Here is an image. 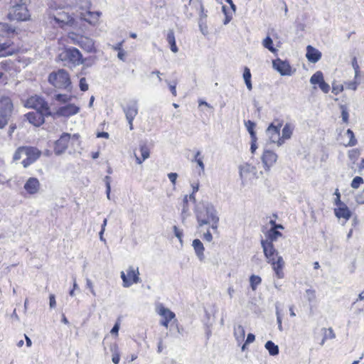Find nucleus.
I'll return each mask as SVG.
<instances>
[{
    "label": "nucleus",
    "instance_id": "9d476101",
    "mask_svg": "<svg viewBox=\"0 0 364 364\" xmlns=\"http://www.w3.org/2000/svg\"><path fill=\"white\" fill-rule=\"evenodd\" d=\"M139 267L130 266L126 270V272H121V278L123 282L124 287H129L134 284L140 282Z\"/></svg>",
    "mask_w": 364,
    "mask_h": 364
},
{
    "label": "nucleus",
    "instance_id": "ea45409f",
    "mask_svg": "<svg viewBox=\"0 0 364 364\" xmlns=\"http://www.w3.org/2000/svg\"><path fill=\"white\" fill-rule=\"evenodd\" d=\"M251 168V165L248 164H245L240 166V175L242 180H244L247 178V174L250 172Z\"/></svg>",
    "mask_w": 364,
    "mask_h": 364
},
{
    "label": "nucleus",
    "instance_id": "7c9ffc66",
    "mask_svg": "<svg viewBox=\"0 0 364 364\" xmlns=\"http://www.w3.org/2000/svg\"><path fill=\"white\" fill-rule=\"evenodd\" d=\"M166 41L170 46V49L173 53H177L178 48L176 43V38L173 30H169L166 36Z\"/></svg>",
    "mask_w": 364,
    "mask_h": 364
},
{
    "label": "nucleus",
    "instance_id": "58836bf2",
    "mask_svg": "<svg viewBox=\"0 0 364 364\" xmlns=\"http://www.w3.org/2000/svg\"><path fill=\"white\" fill-rule=\"evenodd\" d=\"M234 334L237 341H243L245 336V331L242 326L239 325L235 328Z\"/></svg>",
    "mask_w": 364,
    "mask_h": 364
},
{
    "label": "nucleus",
    "instance_id": "c756f323",
    "mask_svg": "<svg viewBox=\"0 0 364 364\" xmlns=\"http://www.w3.org/2000/svg\"><path fill=\"white\" fill-rule=\"evenodd\" d=\"M109 349L112 354V361L114 364H119L121 356L119 345L116 342L111 343L109 346Z\"/></svg>",
    "mask_w": 364,
    "mask_h": 364
},
{
    "label": "nucleus",
    "instance_id": "79ce46f5",
    "mask_svg": "<svg viewBox=\"0 0 364 364\" xmlns=\"http://www.w3.org/2000/svg\"><path fill=\"white\" fill-rule=\"evenodd\" d=\"M262 279L257 275H252L250 277V287L252 290H256L257 286L261 283Z\"/></svg>",
    "mask_w": 364,
    "mask_h": 364
},
{
    "label": "nucleus",
    "instance_id": "473e14b6",
    "mask_svg": "<svg viewBox=\"0 0 364 364\" xmlns=\"http://www.w3.org/2000/svg\"><path fill=\"white\" fill-rule=\"evenodd\" d=\"M251 77H252V75H251L250 68L247 67H245L244 71H243V78H244L245 85L247 86V88L250 91L252 90V89Z\"/></svg>",
    "mask_w": 364,
    "mask_h": 364
},
{
    "label": "nucleus",
    "instance_id": "5701e85b",
    "mask_svg": "<svg viewBox=\"0 0 364 364\" xmlns=\"http://www.w3.org/2000/svg\"><path fill=\"white\" fill-rule=\"evenodd\" d=\"M23 188L29 195H35L39 192L41 183L37 178L30 177L25 183Z\"/></svg>",
    "mask_w": 364,
    "mask_h": 364
},
{
    "label": "nucleus",
    "instance_id": "052dcab7",
    "mask_svg": "<svg viewBox=\"0 0 364 364\" xmlns=\"http://www.w3.org/2000/svg\"><path fill=\"white\" fill-rule=\"evenodd\" d=\"M257 138L251 139L250 150L252 154H254L257 149Z\"/></svg>",
    "mask_w": 364,
    "mask_h": 364
},
{
    "label": "nucleus",
    "instance_id": "37998d69",
    "mask_svg": "<svg viewBox=\"0 0 364 364\" xmlns=\"http://www.w3.org/2000/svg\"><path fill=\"white\" fill-rule=\"evenodd\" d=\"M11 114L0 112V129H4L8 124Z\"/></svg>",
    "mask_w": 364,
    "mask_h": 364
},
{
    "label": "nucleus",
    "instance_id": "774afa93",
    "mask_svg": "<svg viewBox=\"0 0 364 364\" xmlns=\"http://www.w3.org/2000/svg\"><path fill=\"white\" fill-rule=\"evenodd\" d=\"M343 90V87L342 85L333 87L332 92L335 95H338L340 92H341Z\"/></svg>",
    "mask_w": 364,
    "mask_h": 364
},
{
    "label": "nucleus",
    "instance_id": "393cba45",
    "mask_svg": "<svg viewBox=\"0 0 364 364\" xmlns=\"http://www.w3.org/2000/svg\"><path fill=\"white\" fill-rule=\"evenodd\" d=\"M14 63L11 60H5L0 63V81L4 85L8 82L6 73L10 72L13 68Z\"/></svg>",
    "mask_w": 364,
    "mask_h": 364
},
{
    "label": "nucleus",
    "instance_id": "6e6552de",
    "mask_svg": "<svg viewBox=\"0 0 364 364\" xmlns=\"http://www.w3.org/2000/svg\"><path fill=\"white\" fill-rule=\"evenodd\" d=\"M69 38L73 43L80 46L85 51L90 53H95L97 52L95 42L92 38L74 33L69 35Z\"/></svg>",
    "mask_w": 364,
    "mask_h": 364
},
{
    "label": "nucleus",
    "instance_id": "8fccbe9b",
    "mask_svg": "<svg viewBox=\"0 0 364 364\" xmlns=\"http://www.w3.org/2000/svg\"><path fill=\"white\" fill-rule=\"evenodd\" d=\"M336 337L333 330L331 328H324L323 342L327 339H333Z\"/></svg>",
    "mask_w": 364,
    "mask_h": 364
},
{
    "label": "nucleus",
    "instance_id": "e2e57ef3",
    "mask_svg": "<svg viewBox=\"0 0 364 364\" xmlns=\"http://www.w3.org/2000/svg\"><path fill=\"white\" fill-rule=\"evenodd\" d=\"M173 229L175 235L181 241L183 237V232L180 230L176 225L173 226Z\"/></svg>",
    "mask_w": 364,
    "mask_h": 364
},
{
    "label": "nucleus",
    "instance_id": "c85d7f7f",
    "mask_svg": "<svg viewBox=\"0 0 364 364\" xmlns=\"http://www.w3.org/2000/svg\"><path fill=\"white\" fill-rule=\"evenodd\" d=\"M139 151L141 154V157L138 156L136 153L134 155L136 157V163L141 164L143 161L149 157L150 149L146 144H140Z\"/></svg>",
    "mask_w": 364,
    "mask_h": 364
},
{
    "label": "nucleus",
    "instance_id": "f257e3e1",
    "mask_svg": "<svg viewBox=\"0 0 364 364\" xmlns=\"http://www.w3.org/2000/svg\"><path fill=\"white\" fill-rule=\"evenodd\" d=\"M46 21L53 28L68 30L77 27L78 16L69 5H50L47 10Z\"/></svg>",
    "mask_w": 364,
    "mask_h": 364
},
{
    "label": "nucleus",
    "instance_id": "f704fd0d",
    "mask_svg": "<svg viewBox=\"0 0 364 364\" xmlns=\"http://www.w3.org/2000/svg\"><path fill=\"white\" fill-rule=\"evenodd\" d=\"M245 127H246L247 132H249V134L250 135V138L251 139L257 138V134L255 132L256 124L251 120H247V121L245 122Z\"/></svg>",
    "mask_w": 364,
    "mask_h": 364
},
{
    "label": "nucleus",
    "instance_id": "a211bd4d",
    "mask_svg": "<svg viewBox=\"0 0 364 364\" xmlns=\"http://www.w3.org/2000/svg\"><path fill=\"white\" fill-rule=\"evenodd\" d=\"M71 139V135L68 133H63L60 138L55 141L54 144V151L59 155L68 149Z\"/></svg>",
    "mask_w": 364,
    "mask_h": 364
},
{
    "label": "nucleus",
    "instance_id": "e433bc0d",
    "mask_svg": "<svg viewBox=\"0 0 364 364\" xmlns=\"http://www.w3.org/2000/svg\"><path fill=\"white\" fill-rule=\"evenodd\" d=\"M265 348L271 355H277L279 354V347L272 341H268L265 343Z\"/></svg>",
    "mask_w": 364,
    "mask_h": 364
},
{
    "label": "nucleus",
    "instance_id": "338daca9",
    "mask_svg": "<svg viewBox=\"0 0 364 364\" xmlns=\"http://www.w3.org/2000/svg\"><path fill=\"white\" fill-rule=\"evenodd\" d=\"M203 239L208 242H211L213 240V235L211 232L209 230H208L206 232L203 234Z\"/></svg>",
    "mask_w": 364,
    "mask_h": 364
},
{
    "label": "nucleus",
    "instance_id": "9b49d317",
    "mask_svg": "<svg viewBox=\"0 0 364 364\" xmlns=\"http://www.w3.org/2000/svg\"><path fill=\"white\" fill-rule=\"evenodd\" d=\"M24 154L26 158L21 163L24 168H27L41 156V151L36 147L24 146Z\"/></svg>",
    "mask_w": 364,
    "mask_h": 364
},
{
    "label": "nucleus",
    "instance_id": "864d4df0",
    "mask_svg": "<svg viewBox=\"0 0 364 364\" xmlns=\"http://www.w3.org/2000/svg\"><path fill=\"white\" fill-rule=\"evenodd\" d=\"M274 219H271L269 220V224L271 225V228L277 227V228H279L281 230H283L284 229V226L281 224H277L276 223V218H277V214H273Z\"/></svg>",
    "mask_w": 364,
    "mask_h": 364
},
{
    "label": "nucleus",
    "instance_id": "4c0bfd02",
    "mask_svg": "<svg viewBox=\"0 0 364 364\" xmlns=\"http://www.w3.org/2000/svg\"><path fill=\"white\" fill-rule=\"evenodd\" d=\"M323 80H324L323 75L322 72H321V71L316 72L311 77V79H310V82L313 85H316V84L319 85Z\"/></svg>",
    "mask_w": 364,
    "mask_h": 364
},
{
    "label": "nucleus",
    "instance_id": "20e7f679",
    "mask_svg": "<svg viewBox=\"0 0 364 364\" xmlns=\"http://www.w3.org/2000/svg\"><path fill=\"white\" fill-rule=\"evenodd\" d=\"M29 1H15L10 0L9 9L7 17L9 20H16L18 21H25L30 18V13L27 7V3Z\"/></svg>",
    "mask_w": 364,
    "mask_h": 364
},
{
    "label": "nucleus",
    "instance_id": "bb28decb",
    "mask_svg": "<svg viewBox=\"0 0 364 364\" xmlns=\"http://www.w3.org/2000/svg\"><path fill=\"white\" fill-rule=\"evenodd\" d=\"M294 127L289 123H287L282 129V135L278 139L277 146H280L284 144L285 141L289 139L293 134Z\"/></svg>",
    "mask_w": 364,
    "mask_h": 364
},
{
    "label": "nucleus",
    "instance_id": "c03bdc74",
    "mask_svg": "<svg viewBox=\"0 0 364 364\" xmlns=\"http://www.w3.org/2000/svg\"><path fill=\"white\" fill-rule=\"evenodd\" d=\"M348 155L351 161H355L360 155V150L359 149H350L348 151Z\"/></svg>",
    "mask_w": 364,
    "mask_h": 364
},
{
    "label": "nucleus",
    "instance_id": "7ed1b4c3",
    "mask_svg": "<svg viewBox=\"0 0 364 364\" xmlns=\"http://www.w3.org/2000/svg\"><path fill=\"white\" fill-rule=\"evenodd\" d=\"M264 255L268 264H269L277 279L284 277L285 262L283 257L279 255L278 250L275 248L274 244L261 245Z\"/></svg>",
    "mask_w": 364,
    "mask_h": 364
},
{
    "label": "nucleus",
    "instance_id": "4be33fe9",
    "mask_svg": "<svg viewBox=\"0 0 364 364\" xmlns=\"http://www.w3.org/2000/svg\"><path fill=\"white\" fill-rule=\"evenodd\" d=\"M124 112L126 115V118L129 122V129L132 130L134 129L133 127V121L135 117L138 114V107L136 102H131L128 104L124 108Z\"/></svg>",
    "mask_w": 364,
    "mask_h": 364
},
{
    "label": "nucleus",
    "instance_id": "a19ab883",
    "mask_svg": "<svg viewBox=\"0 0 364 364\" xmlns=\"http://www.w3.org/2000/svg\"><path fill=\"white\" fill-rule=\"evenodd\" d=\"M262 45L264 48H267L272 53H277V50L273 46V41L269 36L266 37L262 42Z\"/></svg>",
    "mask_w": 364,
    "mask_h": 364
},
{
    "label": "nucleus",
    "instance_id": "b1692460",
    "mask_svg": "<svg viewBox=\"0 0 364 364\" xmlns=\"http://www.w3.org/2000/svg\"><path fill=\"white\" fill-rule=\"evenodd\" d=\"M336 205L337 208H334V214L336 218H343L346 221L351 218L352 213L346 203L343 202Z\"/></svg>",
    "mask_w": 364,
    "mask_h": 364
},
{
    "label": "nucleus",
    "instance_id": "09e8293b",
    "mask_svg": "<svg viewBox=\"0 0 364 364\" xmlns=\"http://www.w3.org/2000/svg\"><path fill=\"white\" fill-rule=\"evenodd\" d=\"M363 179L360 176H355L351 181L350 186L353 188H358L363 183Z\"/></svg>",
    "mask_w": 364,
    "mask_h": 364
},
{
    "label": "nucleus",
    "instance_id": "72a5a7b5",
    "mask_svg": "<svg viewBox=\"0 0 364 364\" xmlns=\"http://www.w3.org/2000/svg\"><path fill=\"white\" fill-rule=\"evenodd\" d=\"M193 247L195 250L196 255L199 257H203L205 248L203 243L199 239H195L193 241Z\"/></svg>",
    "mask_w": 364,
    "mask_h": 364
},
{
    "label": "nucleus",
    "instance_id": "4468645a",
    "mask_svg": "<svg viewBox=\"0 0 364 364\" xmlns=\"http://www.w3.org/2000/svg\"><path fill=\"white\" fill-rule=\"evenodd\" d=\"M283 126V121L275 119L267 127V132L269 135V139L272 143L277 145V141L280 136V130Z\"/></svg>",
    "mask_w": 364,
    "mask_h": 364
},
{
    "label": "nucleus",
    "instance_id": "1a4fd4ad",
    "mask_svg": "<svg viewBox=\"0 0 364 364\" xmlns=\"http://www.w3.org/2000/svg\"><path fill=\"white\" fill-rule=\"evenodd\" d=\"M196 218L199 227L204 225H210L213 230H217L219 218L214 213L210 212L208 208L199 210L197 213Z\"/></svg>",
    "mask_w": 364,
    "mask_h": 364
},
{
    "label": "nucleus",
    "instance_id": "69168bd1",
    "mask_svg": "<svg viewBox=\"0 0 364 364\" xmlns=\"http://www.w3.org/2000/svg\"><path fill=\"white\" fill-rule=\"evenodd\" d=\"M255 335L252 333H249L247 336L245 343L242 346V349L245 348V344L252 343L255 341Z\"/></svg>",
    "mask_w": 364,
    "mask_h": 364
},
{
    "label": "nucleus",
    "instance_id": "cd10ccee",
    "mask_svg": "<svg viewBox=\"0 0 364 364\" xmlns=\"http://www.w3.org/2000/svg\"><path fill=\"white\" fill-rule=\"evenodd\" d=\"M321 53L312 46H307L306 58L307 60L313 63L318 62L321 58Z\"/></svg>",
    "mask_w": 364,
    "mask_h": 364
},
{
    "label": "nucleus",
    "instance_id": "603ef678",
    "mask_svg": "<svg viewBox=\"0 0 364 364\" xmlns=\"http://www.w3.org/2000/svg\"><path fill=\"white\" fill-rule=\"evenodd\" d=\"M189 210L188 195L183 197L182 201V215H186Z\"/></svg>",
    "mask_w": 364,
    "mask_h": 364
},
{
    "label": "nucleus",
    "instance_id": "6ab92c4d",
    "mask_svg": "<svg viewBox=\"0 0 364 364\" xmlns=\"http://www.w3.org/2000/svg\"><path fill=\"white\" fill-rule=\"evenodd\" d=\"M102 13L100 11H91L90 10L85 12H80V18L88 23L91 26H97L100 23V18Z\"/></svg>",
    "mask_w": 364,
    "mask_h": 364
},
{
    "label": "nucleus",
    "instance_id": "39448f33",
    "mask_svg": "<svg viewBox=\"0 0 364 364\" xmlns=\"http://www.w3.org/2000/svg\"><path fill=\"white\" fill-rule=\"evenodd\" d=\"M48 80L57 90H64L71 88L72 82L70 74L64 69H58L50 73Z\"/></svg>",
    "mask_w": 364,
    "mask_h": 364
},
{
    "label": "nucleus",
    "instance_id": "0eeeda50",
    "mask_svg": "<svg viewBox=\"0 0 364 364\" xmlns=\"http://www.w3.org/2000/svg\"><path fill=\"white\" fill-rule=\"evenodd\" d=\"M25 106L28 108L43 112L45 115H53V112L48 102L43 97L38 95H31L28 97L25 102Z\"/></svg>",
    "mask_w": 364,
    "mask_h": 364
},
{
    "label": "nucleus",
    "instance_id": "423d86ee",
    "mask_svg": "<svg viewBox=\"0 0 364 364\" xmlns=\"http://www.w3.org/2000/svg\"><path fill=\"white\" fill-rule=\"evenodd\" d=\"M58 59L73 66L80 65L85 62L80 51L74 47L64 48L58 54Z\"/></svg>",
    "mask_w": 364,
    "mask_h": 364
},
{
    "label": "nucleus",
    "instance_id": "bf43d9fd",
    "mask_svg": "<svg viewBox=\"0 0 364 364\" xmlns=\"http://www.w3.org/2000/svg\"><path fill=\"white\" fill-rule=\"evenodd\" d=\"M319 86V88L324 92V93H328L330 90V86L328 83H326L324 80L321 82V83H320L318 85Z\"/></svg>",
    "mask_w": 364,
    "mask_h": 364
},
{
    "label": "nucleus",
    "instance_id": "a18cd8bd",
    "mask_svg": "<svg viewBox=\"0 0 364 364\" xmlns=\"http://www.w3.org/2000/svg\"><path fill=\"white\" fill-rule=\"evenodd\" d=\"M351 64L355 70V80H357L360 76V70L356 57L353 58Z\"/></svg>",
    "mask_w": 364,
    "mask_h": 364
},
{
    "label": "nucleus",
    "instance_id": "13d9d810",
    "mask_svg": "<svg viewBox=\"0 0 364 364\" xmlns=\"http://www.w3.org/2000/svg\"><path fill=\"white\" fill-rule=\"evenodd\" d=\"M306 295H307V297H308V300L309 301H311L313 300H314L316 299V291L314 290V289H307L306 291Z\"/></svg>",
    "mask_w": 364,
    "mask_h": 364
},
{
    "label": "nucleus",
    "instance_id": "f8f14e48",
    "mask_svg": "<svg viewBox=\"0 0 364 364\" xmlns=\"http://www.w3.org/2000/svg\"><path fill=\"white\" fill-rule=\"evenodd\" d=\"M80 112V107L75 104L69 103L66 105L61 106L58 109L53 112L52 117H70L77 114Z\"/></svg>",
    "mask_w": 364,
    "mask_h": 364
},
{
    "label": "nucleus",
    "instance_id": "49530a36",
    "mask_svg": "<svg viewBox=\"0 0 364 364\" xmlns=\"http://www.w3.org/2000/svg\"><path fill=\"white\" fill-rule=\"evenodd\" d=\"M72 97L65 94H57L55 99L60 103H67L71 100Z\"/></svg>",
    "mask_w": 364,
    "mask_h": 364
},
{
    "label": "nucleus",
    "instance_id": "680f3d73",
    "mask_svg": "<svg viewBox=\"0 0 364 364\" xmlns=\"http://www.w3.org/2000/svg\"><path fill=\"white\" fill-rule=\"evenodd\" d=\"M168 177L169 180L171 181V182L172 183L173 186H175L176 183V179L178 177L177 173H170L168 174Z\"/></svg>",
    "mask_w": 364,
    "mask_h": 364
},
{
    "label": "nucleus",
    "instance_id": "f3484780",
    "mask_svg": "<svg viewBox=\"0 0 364 364\" xmlns=\"http://www.w3.org/2000/svg\"><path fill=\"white\" fill-rule=\"evenodd\" d=\"M279 228H270L269 230H262L264 234L265 238L261 240V245H264L265 242L268 244H273L274 242L277 241L279 237H283V234L279 231Z\"/></svg>",
    "mask_w": 364,
    "mask_h": 364
},
{
    "label": "nucleus",
    "instance_id": "aec40b11",
    "mask_svg": "<svg viewBox=\"0 0 364 364\" xmlns=\"http://www.w3.org/2000/svg\"><path fill=\"white\" fill-rule=\"evenodd\" d=\"M26 119L35 127H40L45 122V117L49 116L45 115L43 112L36 110V112H29L25 115Z\"/></svg>",
    "mask_w": 364,
    "mask_h": 364
},
{
    "label": "nucleus",
    "instance_id": "f03ea898",
    "mask_svg": "<svg viewBox=\"0 0 364 364\" xmlns=\"http://www.w3.org/2000/svg\"><path fill=\"white\" fill-rule=\"evenodd\" d=\"M17 36L14 28L8 24L0 23V58L12 55L20 50V47L11 39Z\"/></svg>",
    "mask_w": 364,
    "mask_h": 364
},
{
    "label": "nucleus",
    "instance_id": "2f4dec72",
    "mask_svg": "<svg viewBox=\"0 0 364 364\" xmlns=\"http://www.w3.org/2000/svg\"><path fill=\"white\" fill-rule=\"evenodd\" d=\"M203 160V156L201 155L200 151H198L194 156V159L191 161L192 162H196L198 164L199 167V173H204L205 171V166Z\"/></svg>",
    "mask_w": 364,
    "mask_h": 364
},
{
    "label": "nucleus",
    "instance_id": "2eb2a0df",
    "mask_svg": "<svg viewBox=\"0 0 364 364\" xmlns=\"http://www.w3.org/2000/svg\"><path fill=\"white\" fill-rule=\"evenodd\" d=\"M156 312L162 317L161 325L166 328L168 327L170 321L176 316L175 314L172 311L165 307L162 304L157 305Z\"/></svg>",
    "mask_w": 364,
    "mask_h": 364
},
{
    "label": "nucleus",
    "instance_id": "a878e982",
    "mask_svg": "<svg viewBox=\"0 0 364 364\" xmlns=\"http://www.w3.org/2000/svg\"><path fill=\"white\" fill-rule=\"evenodd\" d=\"M14 105L11 97L8 95H2L0 97V112L12 114Z\"/></svg>",
    "mask_w": 364,
    "mask_h": 364
},
{
    "label": "nucleus",
    "instance_id": "4d7b16f0",
    "mask_svg": "<svg viewBox=\"0 0 364 364\" xmlns=\"http://www.w3.org/2000/svg\"><path fill=\"white\" fill-rule=\"evenodd\" d=\"M119 326H120V321H119V319H118V321L116 322V323L114 324V326H113V328L110 331V333L112 335H114L115 337L118 336V332H119Z\"/></svg>",
    "mask_w": 364,
    "mask_h": 364
},
{
    "label": "nucleus",
    "instance_id": "ddd939ff",
    "mask_svg": "<svg viewBox=\"0 0 364 364\" xmlns=\"http://www.w3.org/2000/svg\"><path fill=\"white\" fill-rule=\"evenodd\" d=\"M189 4L190 5L194 4L196 8V10L198 11L199 13L200 14V21H199L200 30L203 35H207L208 33V26L206 24V21H205L207 16L205 14H204V8L203 6L202 1L201 0H190Z\"/></svg>",
    "mask_w": 364,
    "mask_h": 364
},
{
    "label": "nucleus",
    "instance_id": "5fc2aeb1",
    "mask_svg": "<svg viewBox=\"0 0 364 364\" xmlns=\"http://www.w3.org/2000/svg\"><path fill=\"white\" fill-rule=\"evenodd\" d=\"M177 84H178V82L176 80H174L172 82L168 84L170 91L174 97H176L177 95V92H176Z\"/></svg>",
    "mask_w": 364,
    "mask_h": 364
},
{
    "label": "nucleus",
    "instance_id": "6e6d98bb",
    "mask_svg": "<svg viewBox=\"0 0 364 364\" xmlns=\"http://www.w3.org/2000/svg\"><path fill=\"white\" fill-rule=\"evenodd\" d=\"M80 88L82 91L85 92L88 90V85L86 82V79L85 77H82L80 80L79 83Z\"/></svg>",
    "mask_w": 364,
    "mask_h": 364
},
{
    "label": "nucleus",
    "instance_id": "dca6fc26",
    "mask_svg": "<svg viewBox=\"0 0 364 364\" xmlns=\"http://www.w3.org/2000/svg\"><path fill=\"white\" fill-rule=\"evenodd\" d=\"M277 154L272 150L264 149L261 156L263 167L266 171H269L277 162Z\"/></svg>",
    "mask_w": 364,
    "mask_h": 364
},
{
    "label": "nucleus",
    "instance_id": "3c124183",
    "mask_svg": "<svg viewBox=\"0 0 364 364\" xmlns=\"http://www.w3.org/2000/svg\"><path fill=\"white\" fill-rule=\"evenodd\" d=\"M22 154H24V146H19L13 156L14 161H18L21 159Z\"/></svg>",
    "mask_w": 364,
    "mask_h": 364
},
{
    "label": "nucleus",
    "instance_id": "c9c22d12",
    "mask_svg": "<svg viewBox=\"0 0 364 364\" xmlns=\"http://www.w3.org/2000/svg\"><path fill=\"white\" fill-rule=\"evenodd\" d=\"M346 134L348 136L349 140L348 142L343 143V145L346 147L355 146L358 144V141L355 136L353 132L350 129H348L346 131Z\"/></svg>",
    "mask_w": 364,
    "mask_h": 364
},
{
    "label": "nucleus",
    "instance_id": "412c9836",
    "mask_svg": "<svg viewBox=\"0 0 364 364\" xmlns=\"http://www.w3.org/2000/svg\"><path fill=\"white\" fill-rule=\"evenodd\" d=\"M272 65L282 75H291L292 73L291 65L287 60L277 58L272 61Z\"/></svg>",
    "mask_w": 364,
    "mask_h": 364
},
{
    "label": "nucleus",
    "instance_id": "de8ad7c7",
    "mask_svg": "<svg viewBox=\"0 0 364 364\" xmlns=\"http://www.w3.org/2000/svg\"><path fill=\"white\" fill-rule=\"evenodd\" d=\"M340 108L341 109V117L342 120L344 123H348L349 121V113L345 105H341Z\"/></svg>",
    "mask_w": 364,
    "mask_h": 364
},
{
    "label": "nucleus",
    "instance_id": "0e129e2a",
    "mask_svg": "<svg viewBox=\"0 0 364 364\" xmlns=\"http://www.w3.org/2000/svg\"><path fill=\"white\" fill-rule=\"evenodd\" d=\"M334 195L336 196L334 203L335 205L339 204L341 203H343L341 200V193L339 192V190L338 188L336 189Z\"/></svg>",
    "mask_w": 364,
    "mask_h": 364
}]
</instances>
